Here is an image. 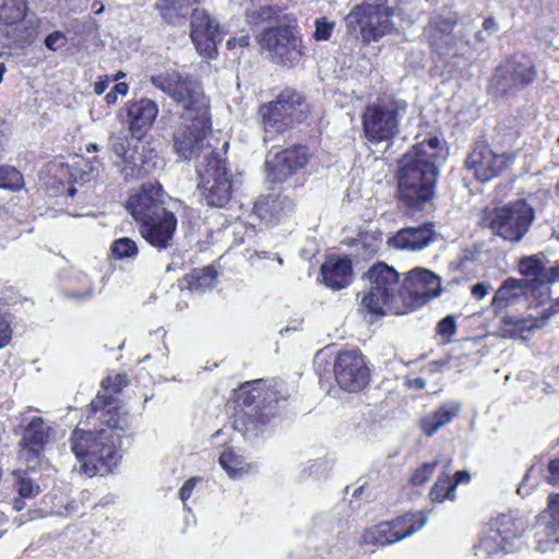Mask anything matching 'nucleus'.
<instances>
[{
  "mask_svg": "<svg viewBox=\"0 0 559 559\" xmlns=\"http://www.w3.org/2000/svg\"><path fill=\"white\" fill-rule=\"evenodd\" d=\"M177 115L183 129L182 139L177 138V155L190 159L203 153L204 160L197 166L198 187L210 206H225L231 197V181L219 153L204 145L211 131L210 99L192 76L177 79Z\"/></svg>",
  "mask_w": 559,
  "mask_h": 559,
  "instance_id": "f257e3e1",
  "label": "nucleus"
},
{
  "mask_svg": "<svg viewBox=\"0 0 559 559\" xmlns=\"http://www.w3.org/2000/svg\"><path fill=\"white\" fill-rule=\"evenodd\" d=\"M116 409L110 394H97L91 402V411L97 419H106L107 427L96 431L75 429L70 438L71 449L80 462V471L92 477L107 474L116 468L122 457L120 451L121 435L112 421L111 412Z\"/></svg>",
  "mask_w": 559,
  "mask_h": 559,
  "instance_id": "f03ea898",
  "label": "nucleus"
},
{
  "mask_svg": "<svg viewBox=\"0 0 559 559\" xmlns=\"http://www.w3.org/2000/svg\"><path fill=\"white\" fill-rule=\"evenodd\" d=\"M440 140L429 138L413 146L401 159L397 191L401 206L415 212L435 195L438 169L435 164Z\"/></svg>",
  "mask_w": 559,
  "mask_h": 559,
  "instance_id": "7ed1b4c3",
  "label": "nucleus"
},
{
  "mask_svg": "<svg viewBox=\"0 0 559 559\" xmlns=\"http://www.w3.org/2000/svg\"><path fill=\"white\" fill-rule=\"evenodd\" d=\"M170 200L158 182H146L130 194L126 205L141 225L143 238L159 250L171 245L175 231L174 213L167 210Z\"/></svg>",
  "mask_w": 559,
  "mask_h": 559,
  "instance_id": "20e7f679",
  "label": "nucleus"
},
{
  "mask_svg": "<svg viewBox=\"0 0 559 559\" xmlns=\"http://www.w3.org/2000/svg\"><path fill=\"white\" fill-rule=\"evenodd\" d=\"M368 290L360 301L361 309L373 316L405 314L402 302V285L396 270L383 262L373 264L365 274Z\"/></svg>",
  "mask_w": 559,
  "mask_h": 559,
  "instance_id": "39448f33",
  "label": "nucleus"
},
{
  "mask_svg": "<svg viewBox=\"0 0 559 559\" xmlns=\"http://www.w3.org/2000/svg\"><path fill=\"white\" fill-rule=\"evenodd\" d=\"M394 9L388 0L355 5L345 17L347 32L364 44L377 41L394 31Z\"/></svg>",
  "mask_w": 559,
  "mask_h": 559,
  "instance_id": "423d86ee",
  "label": "nucleus"
},
{
  "mask_svg": "<svg viewBox=\"0 0 559 559\" xmlns=\"http://www.w3.org/2000/svg\"><path fill=\"white\" fill-rule=\"evenodd\" d=\"M407 111L405 100L394 97L378 98L367 106L362 128L371 143H385L388 148L400 132L401 121Z\"/></svg>",
  "mask_w": 559,
  "mask_h": 559,
  "instance_id": "0eeeda50",
  "label": "nucleus"
},
{
  "mask_svg": "<svg viewBox=\"0 0 559 559\" xmlns=\"http://www.w3.org/2000/svg\"><path fill=\"white\" fill-rule=\"evenodd\" d=\"M260 115L265 132L264 142H267L273 140L275 134L283 133L305 120L308 106L299 92L285 90L275 100L261 106Z\"/></svg>",
  "mask_w": 559,
  "mask_h": 559,
  "instance_id": "6e6552de",
  "label": "nucleus"
},
{
  "mask_svg": "<svg viewBox=\"0 0 559 559\" xmlns=\"http://www.w3.org/2000/svg\"><path fill=\"white\" fill-rule=\"evenodd\" d=\"M533 219V209L524 200H518L501 207L485 210L480 225L507 241L519 242L528 231Z\"/></svg>",
  "mask_w": 559,
  "mask_h": 559,
  "instance_id": "1a4fd4ad",
  "label": "nucleus"
},
{
  "mask_svg": "<svg viewBox=\"0 0 559 559\" xmlns=\"http://www.w3.org/2000/svg\"><path fill=\"white\" fill-rule=\"evenodd\" d=\"M141 136L132 135L124 124L110 130L108 148L115 156L112 164L127 181L136 180L144 175L142 155L139 153Z\"/></svg>",
  "mask_w": 559,
  "mask_h": 559,
  "instance_id": "9d476101",
  "label": "nucleus"
},
{
  "mask_svg": "<svg viewBox=\"0 0 559 559\" xmlns=\"http://www.w3.org/2000/svg\"><path fill=\"white\" fill-rule=\"evenodd\" d=\"M258 41L277 63L285 67L298 64L306 53L301 37L288 25L265 28L259 35Z\"/></svg>",
  "mask_w": 559,
  "mask_h": 559,
  "instance_id": "9b49d317",
  "label": "nucleus"
},
{
  "mask_svg": "<svg viewBox=\"0 0 559 559\" xmlns=\"http://www.w3.org/2000/svg\"><path fill=\"white\" fill-rule=\"evenodd\" d=\"M25 0H0V40L5 46L23 47L31 44L34 28L25 20Z\"/></svg>",
  "mask_w": 559,
  "mask_h": 559,
  "instance_id": "f8f14e48",
  "label": "nucleus"
},
{
  "mask_svg": "<svg viewBox=\"0 0 559 559\" xmlns=\"http://www.w3.org/2000/svg\"><path fill=\"white\" fill-rule=\"evenodd\" d=\"M441 292V278L433 272L423 267L409 271L402 284V302L405 306V313L438 297Z\"/></svg>",
  "mask_w": 559,
  "mask_h": 559,
  "instance_id": "ddd939ff",
  "label": "nucleus"
},
{
  "mask_svg": "<svg viewBox=\"0 0 559 559\" xmlns=\"http://www.w3.org/2000/svg\"><path fill=\"white\" fill-rule=\"evenodd\" d=\"M427 523V516L423 511L406 513L390 522H383L374 527L368 528L361 539L364 544L385 546L404 539Z\"/></svg>",
  "mask_w": 559,
  "mask_h": 559,
  "instance_id": "4468645a",
  "label": "nucleus"
},
{
  "mask_svg": "<svg viewBox=\"0 0 559 559\" xmlns=\"http://www.w3.org/2000/svg\"><path fill=\"white\" fill-rule=\"evenodd\" d=\"M225 34L224 27L207 11L199 8L192 11L190 38L201 57L215 58L217 44Z\"/></svg>",
  "mask_w": 559,
  "mask_h": 559,
  "instance_id": "2eb2a0df",
  "label": "nucleus"
},
{
  "mask_svg": "<svg viewBox=\"0 0 559 559\" xmlns=\"http://www.w3.org/2000/svg\"><path fill=\"white\" fill-rule=\"evenodd\" d=\"M334 374L338 385L348 392L364 389L369 380V370L358 350L341 352L334 362Z\"/></svg>",
  "mask_w": 559,
  "mask_h": 559,
  "instance_id": "dca6fc26",
  "label": "nucleus"
},
{
  "mask_svg": "<svg viewBox=\"0 0 559 559\" xmlns=\"http://www.w3.org/2000/svg\"><path fill=\"white\" fill-rule=\"evenodd\" d=\"M510 164V158L504 153H496L484 143L476 142L466 158V167L473 170L474 176L481 182H487L498 177Z\"/></svg>",
  "mask_w": 559,
  "mask_h": 559,
  "instance_id": "f3484780",
  "label": "nucleus"
},
{
  "mask_svg": "<svg viewBox=\"0 0 559 559\" xmlns=\"http://www.w3.org/2000/svg\"><path fill=\"white\" fill-rule=\"evenodd\" d=\"M309 159V150L301 145L276 153L265 162L266 178L271 182H283L293 173L304 168Z\"/></svg>",
  "mask_w": 559,
  "mask_h": 559,
  "instance_id": "a211bd4d",
  "label": "nucleus"
},
{
  "mask_svg": "<svg viewBox=\"0 0 559 559\" xmlns=\"http://www.w3.org/2000/svg\"><path fill=\"white\" fill-rule=\"evenodd\" d=\"M536 549L549 551L559 544V493L549 497V510L543 512L536 522Z\"/></svg>",
  "mask_w": 559,
  "mask_h": 559,
  "instance_id": "6ab92c4d",
  "label": "nucleus"
},
{
  "mask_svg": "<svg viewBox=\"0 0 559 559\" xmlns=\"http://www.w3.org/2000/svg\"><path fill=\"white\" fill-rule=\"evenodd\" d=\"M437 234L432 223L405 227L393 236L389 243L395 249L418 251L436 240Z\"/></svg>",
  "mask_w": 559,
  "mask_h": 559,
  "instance_id": "aec40b11",
  "label": "nucleus"
},
{
  "mask_svg": "<svg viewBox=\"0 0 559 559\" xmlns=\"http://www.w3.org/2000/svg\"><path fill=\"white\" fill-rule=\"evenodd\" d=\"M489 524L507 547L514 550L521 545V539L527 528V519L522 514L511 512L496 516Z\"/></svg>",
  "mask_w": 559,
  "mask_h": 559,
  "instance_id": "412c9836",
  "label": "nucleus"
},
{
  "mask_svg": "<svg viewBox=\"0 0 559 559\" xmlns=\"http://www.w3.org/2000/svg\"><path fill=\"white\" fill-rule=\"evenodd\" d=\"M23 421L26 423V426L20 442L22 456L25 457V460H28V455L37 457L48 442L50 427L38 416L31 418L24 416Z\"/></svg>",
  "mask_w": 559,
  "mask_h": 559,
  "instance_id": "4be33fe9",
  "label": "nucleus"
},
{
  "mask_svg": "<svg viewBox=\"0 0 559 559\" xmlns=\"http://www.w3.org/2000/svg\"><path fill=\"white\" fill-rule=\"evenodd\" d=\"M499 71L510 87H524L536 76L535 64L527 56L513 57L504 61Z\"/></svg>",
  "mask_w": 559,
  "mask_h": 559,
  "instance_id": "5701e85b",
  "label": "nucleus"
},
{
  "mask_svg": "<svg viewBox=\"0 0 559 559\" xmlns=\"http://www.w3.org/2000/svg\"><path fill=\"white\" fill-rule=\"evenodd\" d=\"M158 114L157 106L151 99L142 98L127 107L129 131L132 135H143L144 129L153 123Z\"/></svg>",
  "mask_w": 559,
  "mask_h": 559,
  "instance_id": "b1692460",
  "label": "nucleus"
},
{
  "mask_svg": "<svg viewBox=\"0 0 559 559\" xmlns=\"http://www.w3.org/2000/svg\"><path fill=\"white\" fill-rule=\"evenodd\" d=\"M324 284L332 289L347 287L353 280L352 262L349 259H329L321 266Z\"/></svg>",
  "mask_w": 559,
  "mask_h": 559,
  "instance_id": "393cba45",
  "label": "nucleus"
},
{
  "mask_svg": "<svg viewBox=\"0 0 559 559\" xmlns=\"http://www.w3.org/2000/svg\"><path fill=\"white\" fill-rule=\"evenodd\" d=\"M294 211V203L286 197H267L254 206L258 217L265 224H276Z\"/></svg>",
  "mask_w": 559,
  "mask_h": 559,
  "instance_id": "a878e982",
  "label": "nucleus"
},
{
  "mask_svg": "<svg viewBox=\"0 0 559 559\" xmlns=\"http://www.w3.org/2000/svg\"><path fill=\"white\" fill-rule=\"evenodd\" d=\"M527 282L524 280L508 278L496 290L491 307L495 314H500L509 306L514 305L522 296L525 295Z\"/></svg>",
  "mask_w": 559,
  "mask_h": 559,
  "instance_id": "bb28decb",
  "label": "nucleus"
},
{
  "mask_svg": "<svg viewBox=\"0 0 559 559\" xmlns=\"http://www.w3.org/2000/svg\"><path fill=\"white\" fill-rule=\"evenodd\" d=\"M461 404L449 402L442 404L437 411L427 414L420 419V428L426 437H432L440 428L457 416Z\"/></svg>",
  "mask_w": 559,
  "mask_h": 559,
  "instance_id": "cd10ccee",
  "label": "nucleus"
},
{
  "mask_svg": "<svg viewBox=\"0 0 559 559\" xmlns=\"http://www.w3.org/2000/svg\"><path fill=\"white\" fill-rule=\"evenodd\" d=\"M474 549L475 555L483 559L491 558L504 551H510L489 523L484 528L479 542L475 545Z\"/></svg>",
  "mask_w": 559,
  "mask_h": 559,
  "instance_id": "c85d7f7f",
  "label": "nucleus"
},
{
  "mask_svg": "<svg viewBox=\"0 0 559 559\" xmlns=\"http://www.w3.org/2000/svg\"><path fill=\"white\" fill-rule=\"evenodd\" d=\"M503 333L512 338H525V333H531L542 329L536 317L527 316L525 318H515L504 316L501 320Z\"/></svg>",
  "mask_w": 559,
  "mask_h": 559,
  "instance_id": "c756f323",
  "label": "nucleus"
},
{
  "mask_svg": "<svg viewBox=\"0 0 559 559\" xmlns=\"http://www.w3.org/2000/svg\"><path fill=\"white\" fill-rule=\"evenodd\" d=\"M219 464L231 478H239L249 473L251 465L233 449H225L219 455Z\"/></svg>",
  "mask_w": 559,
  "mask_h": 559,
  "instance_id": "7c9ffc66",
  "label": "nucleus"
},
{
  "mask_svg": "<svg viewBox=\"0 0 559 559\" xmlns=\"http://www.w3.org/2000/svg\"><path fill=\"white\" fill-rule=\"evenodd\" d=\"M246 20L250 25L280 21V10L269 4L255 5L252 2L251 7L246 10Z\"/></svg>",
  "mask_w": 559,
  "mask_h": 559,
  "instance_id": "2f4dec72",
  "label": "nucleus"
},
{
  "mask_svg": "<svg viewBox=\"0 0 559 559\" xmlns=\"http://www.w3.org/2000/svg\"><path fill=\"white\" fill-rule=\"evenodd\" d=\"M432 502L441 503L444 500L454 501L456 498L455 485H451V478L448 473H442L433 484L430 492Z\"/></svg>",
  "mask_w": 559,
  "mask_h": 559,
  "instance_id": "473e14b6",
  "label": "nucleus"
},
{
  "mask_svg": "<svg viewBox=\"0 0 559 559\" xmlns=\"http://www.w3.org/2000/svg\"><path fill=\"white\" fill-rule=\"evenodd\" d=\"M216 277L217 272L213 266H205L203 269L194 270L190 277L187 280L189 289L191 292H198L207 287H212Z\"/></svg>",
  "mask_w": 559,
  "mask_h": 559,
  "instance_id": "72a5a7b5",
  "label": "nucleus"
},
{
  "mask_svg": "<svg viewBox=\"0 0 559 559\" xmlns=\"http://www.w3.org/2000/svg\"><path fill=\"white\" fill-rule=\"evenodd\" d=\"M110 251L116 260H135L139 255L136 242L129 237H121L112 241Z\"/></svg>",
  "mask_w": 559,
  "mask_h": 559,
  "instance_id": "f704fd0d",
  "label": "nucleus"
},
{
  "mask_svg": "<svg viewBox=\"0 0 559 559\" xmlns=\"http://www.w3.org/2000/svg\"><path fill=\"white\" fill-rule=\"evenodd\" d=\"M14 485L21 498H33L40 492V487L34 481L26 471H14Z\"/></svg>",
  "mask_w": 559,
  "mask_h": 559,
  "instance_id": "c9c22d12",
  "label": "nucleus"
},
{
  "mask_svg": "<svg viewBox=\"0 0 559 559\" xmlns=\"http://www.w3.org/2000/svg\"><path fill=\"white\" fill-rule=\"evenodd\" d=\"M0 187L14 191L21 189L23 187L22 174L15 167L1 166Z\"/></svg>",
  "mask_w": 559,
  "mask_h": 559,
  "instance_id": "e433bc0d",
  "label": "nucleus"
},
{
  "mask_svg": "<svg viewBox=\"0 0 559 559\" xmlns=\"http://www.w3.org/2000/svg\"><path fill=\"white\" fill-rule=\"evenodd\" d=\"M456 329V320L452 314L444 317L437 324V333L442 337L443 344H449L452 342V337L455 335Z\"/></svg>",
  "mask_w": 559,
  "mask_h": 559,
  "instance_id": "4c0bfd02",
  "label": "nucleus"
},
{
  "mask_svg": "<svg viewBox=\"0 0 559 559\" xmlns=\"http://www.w3.org/2000/svg\"><path fill=\"white\" fill-rule=\"evenodd\" d=\"M438 465V461H433L430 463H424L419 468H417L411 477V483L414 486H421L429 480L431 475L433 474L436 467Z\"/></svg>",
  "mask_w": 559,
  "mask_h": 559,
  "instance_id": "58836bf2",
  "label": "nucleus"
},
{
  "mask_svg": "<svg viewBox=\"0 0 559 559\" xmlns=\"http://www.w3.org/2000/svg\"><path fill=\"white\" fill-rule=\"evenodd\" d=\"M314 26L316 29L313 33V38L317 41H322L330 39L335 27V23L329 21L326 17H320L316 20Z\"/></svg>",
  "mask_w": 559,
  "mask_h": 559,
  "instance_id": "ea45409f",
  "label": "nucleus"
},
{
  "mask_svg": "<svg viewBox=\"0 0 559 559\" xmlns=\"http://www.w3.org/2000/svg\"><path fill=\"white\" fill-rule=\"evenodd\" d=\"M11 329L5 311V306L0 304V348L4 347L11 340Z\"/></svg>",
  "mask_w": 559,
  "mask_h": 559,
  "instance_id": "a19ab883",
  "label": "nucleus"
},
{
  "mask_svg": "<svg viewBox=\"0 0 559 559\" xmlns=\"http://www.w3.org/2000/svg\"><path fill=\"white\" fill-rule=\"evenodd\" d=\"M163 20L173 24L175 19V0H158L155 4Z\"/></svg>",
  "mask_w": 559,
  "mask_h": 559,
  "instance_id": "79ce46f5",
  "label": "nucleus"
},
{
  "mask_svg": "<svg viewBox=\"0 0 559 559\" xmlns=\"http://www.w3.org/2000/svg\"><path fill=\"white\" fill-rule=\"evenodd\" d=\"M540 270V261L535 257H527L521 260L520 271L526 276H536Z\"/></svg>",
  "mask_w": 559,
  "mask_h": 559,
  "instance_id": "37998d69",
  "label": "nucleus"
},
{
  "mask_svg": "<svg viewBox=\"0 0 559 559\" xmlns=\"http://www.w3.org/2000/svg\"><path fill=\"white\" fill-rule=\"evenodd\" d=\"M127 384V376L116 374L107 377L103 380L102 385L105 390H110L112 393L119 392Z\"/></svg>",
  "mask_w": 559,
  "mask_h": 559,
  "instance_id": "c03bdc74",
  "label": "nucleus"
},
{
  "mask_svg": "<svg viewBox=\"0 0 559 559\" xmlns=\"http://www.w3.org/2000/svg\"><path fill=\"white\" fill-rule=\"evenodd\" d=\"M66 40L67 39H66L64 34L60 31H56V32H52L49 35H47L44 44L47 49H49L51 51H57L58 49H60L61 47L64 46Z\"/></svg>",
  "mask_w": 559,
  "mask_h": 559,
  "instance_id": "a18cd8bd",
  "label": "nucleus"
},
{
  "mask_svg": "<svg viewBox=\"0 0 559 559\" xmlns=\"http://www.w3.org/2000/svg\"><path fill=\"white\" fill-rule=\"evenodd\" d=\"M152 83L169 96H175V81L164 75L152 76Z\"/></svg>",
  "mask_w": 559,
  "mask_h": 559,
  "instance_id": "49530a36",
  "label": "nucleus"
},
{
  "mask_svg": "<svg viewBox=\"0 0 559 559\" xmlns=\"http://www.w3.org/2000/svg\"><path fill=\"white\" fill-rule=\"evenodd\" d=\"M544 478L548 484L559 486V459L549 461Z\"/></svg>",
  "mask_w": 559,
  "mask_h": 559,
  "instance_id": "de8ad7c7",
  "label": "nucleus"
},
{
  "mask_svg": "<svg viewBox=\"0 0 559 559\" xmlns=\"http://www.w3.org/2000/svg\"><path fill=\"white\" fill-rule=\"evenodd\" d=\"M46 516V513L43 510L35 509L29 510L26 513H23L16 518H14L13 523H15L17 526H22L28 522H32L37 519H43Z\"/></svg>",
  "mask_w": 559,
  "mask_h": 559,
  "instance_id": "09e8293b",
  "label": "nucleus"
},
{
  "mask_svg": "<svg viewBox=\"0 0 559 559\" xmlns=\"http://www.w3.org/2000/svg\"><path fill=\"white\" fill-rule=\"evenodd\" d=\"M201 480L202 479L199 477H192V478L188 479L181 487L179 497L185 507H186L187 500L191 497V493H192L197 483H200Z\"/></svg>",
  "mask_w": 559,
  "mask_h": 559,
  "instance_id": "8fccbe9b",
  "label": "nucleus"
},
{
  "mask_svg": "<svg viewBox=\"0 0 559 559\" xmlns=\"http://www.w3.org/2000/svg\"><path fill=\"white\" fill-rule=\"evenodd\" d=\"M559 310L558 308L555 306V304L552 302L548 308H545L540 314L538 317H536L538 323H539V326L540 328H544L546 325V323L548 322V320L554 317L556 313H558Z\"/></svg>",
  "mask_w": 559,
  "mask_h": 559,
  "instance_id": "3c124183",
  "label": "nucleus"
},
{
  "mask_svg": "<svg viewBox=\"0 0 559 559\" xmlns=\"http://www.w3.org/2000/svg\"><path fill=\"white\" fill-rule=\"evenodd\" d=\"M491 289L488 283L480 282L472 286L471 293L476 299H483Z\"/></svg>",
  "mask_w": 559,
  "mask_h": 559,
  "instance_id": "603ef678",
  "label": "nucleus"
},
{
  "mask_svg": "<svg viewBox=\"0 0 559 559\" xmlns=\"http://www.w3.org/2000/svg\"><path fill=\"white\" fill-rule=\"evenodd\" d=\"M252 411H254V413L247 414L248 418H249V424L253 425V419H252L253 417H255V419L259 423H261L262 425H264L269 421L270 414L267 412H264L263 409L257 411L255 408H253Z\"/></svg>",
  "mask_w": 559,
  "mask_h": 559,
  "instance_id": "864d4df0",
  "label": "nucleus"
},
{
  "mask_svg": "<svg viewBox=\"0 0 559 559\" xmlns=\"http://www.w3.org/2000/svg\"><path fill=\"white\" fill-rule=\"evenodd\" d=\"M249 35H242L238 38L234 37L227 40L226 46L228 49H234L236 46L246 47L249 45Z\"/></svg>",
  "mask_w": 559,
  "mask_h": 559,
  "instance_id": "5fc2aeb1",
  "label": "nucleus"
},
{
  "mask_svg": "<svg viewBox=\"0 0 559 559\" xmlns=\"http://www.w3.org/2000/svg\"><path fill=\"white\" fill-rule=\"evenodd\" d=\"M499 26L497 21L493 17H487L483 22V31L488 33V36L498 32Z\"/></svg>",
  "mask_w": 559,
  "mask_h": 559,
  "instance_id": "6e6d98bb",
  "label": "nucleus"
},
{
  "mask_svg": "<svg viewBox=\"0 0 559 559\" xmlns=\"http://www.w3.org/2000/svg\"><path fill=\"white\" fill-rule=\"evenodd\" d=\"M471 480V475L467 471H459L454 474V481L451 485L467 484Z\"/></svg>",
  "mask_w": 559,
  "mask_h": 559,
  "instance_id": "4d7b16f0",
  "label": "nucleus"
},
{
  "mask_svg": "<svg viewBox=\"0 0 559 559\" xmlns=\"http://www.w3.org/2000/svg\"><path fill=\"white\" fill-rule=\"evenodd\" d=\"M108 87V80H99L94 84V92L97 95H102Z\"/></svg>",
  "mask_w": 559,
  "mask_h": 559,
  "instance_id": "13d9d810",
  "label": "nucleus"
},
{
  "mask_svg": "<svg viewBox=\"0 0 559 559\" xmlns=\"http://www.w3.org/2000/svg\"><path fill=\"white\" fill-rule=\"evenodd\" d=\"M82 171L83 176H86V179L94 178L98 174V169L93 165H86V169L84 168Z\"/></svg>",
  "mask_w": 559,
  "mask_h": 559,
  "instance_id": "bf43d9fd",
  "label": "nucleus"
},
{
  "mask_svg": "<svg viewBox=\"0 0 559 559\" xmlns=\"http://www.w3.org/2000/svg\"><path fill=\"white\" fill-rule=\"evenodd\" d=\"M114 92H116L117 95H126L128 93V85L126 83H117L114 86Z\"/></svg>",
  "mask_w": 559,
  "mask_h": 559,
  "instance_id": "052dcab7",
  "label": "nucleus"
},
{
  "mask_svg": "<svg viewBox=\"0 0 559 559\" xmlns=\"http://www.w3.org/2000/svg\"><path fill=\"white\" fill-rule=\"evenodd\" d=\"M409 385L415 389H424L426 386V380L424 378H415L411 380Z\"/></svg>",
  "mask_w": 559,
  "mask_h": 559,
  "instance_id": "680f3d73",
  "label": "nucleus"
},
{
  "mask_svg": "<svg viewBox=\"0 0 559 559\" xmlns=\"http://www.w3.org/2000/svg\"><path fill=\"white\" fill-rule=\"evenodd\" d=\"M118 95L114 90L106 94L105 99L108 104H115L117 102Z\"/></svg>",
  "mask_w": 559,
  "mask_h": 559,
  "instance_id": "e2e57ef3",
  "label": "nucleus"
},
{
  "mask_svg": "<svg viewBox=\"0 0 559 559\" xmlns=\"http://www.w3.org/2000/svg\"><path fill=\"white\" fill-rule=\"evenodd\" d=\"M24 507H25V503L21 498H17L13 501V509L15 511H21L24 509Z\"/></svg>",
  "mask_w": 559,
  "mask_h": 559,
  "instance_id": "0e129e2a",
  "label": "nucleus"
},
{
  "mask_svg": "<svg viewBox=\"0 0 559 559\" xmlns=\"http://www.w3.org/2000/svg\"><path fill=\"white\" fill-rule=\"evenodd\" d=\"M442 23H443V26L440 27L442 32H448L453 28V23L451 21H444Z\"/></svg>",
  "mask_w": 559,
  "mask_h": 559,
  "instance_id": "69168bd1",
  "label": "nucleus"
},
{
  "mask_svg": "<svg viewBox=\"0 0 559 559\" xmlns=\"http://www.w3.org/2000/svg\"><path fill=\"white\" fill-rule=\"evenodd\" d=\"M484 31H478L475 35V40L478 43H485L487 40V37L483 34Z\"/></svg>",
  "mask_w": 559,
  "mask_h": 559,
  "instance_id": "338daca9",
  "label": "nucleus"
},
{
  "mask_svg": "<svg viewBox=\"0 0 559 559\" xmlns=\"http://www.w3.org/2000/svg\"><path fill=\"white\" fill-rule=\"evenodd\" d=\"M551 273H552V277H554V280L559 282V265L555 266V267L552 269V272H551Z\"/></svg>",
  "mask_w": 559,
  "mask_h": 559,
  "instance_id": "774afa93",
  "label": "nucleus"
}]
</instances>
